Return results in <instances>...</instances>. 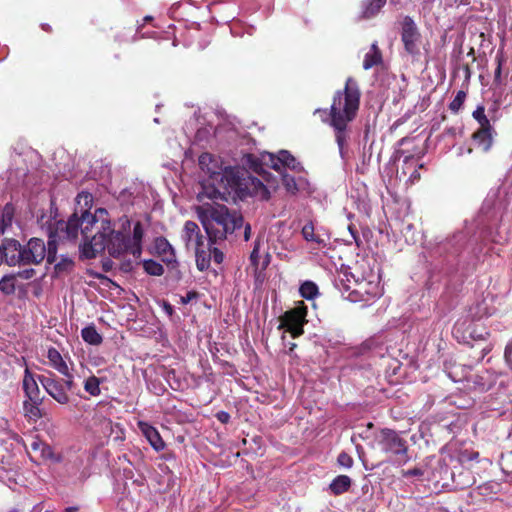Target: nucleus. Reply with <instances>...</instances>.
<instances>
[{
  "label": "nucleus",
  "mask_w": 512,
  "mask_h": 512,
  "mask_svg": "<svg viewBox=\"0 0 512 512\" xmlns=\"http://www.w3.org/2000/svg\"><path fill=\"white\" fill-rule=\"evenodd\" d=\"M361 91L358 81L348 77L342 90H337L332 98L330 109H317L322 121L334 132L335 141L342 158L351 138V123L356 119L360 108Z\"/></svg>",
  "instance_id": "1"
},
{
  "label": "nucleus",
  "mask_w": 512,
  "mask_h": 512,
  "mask_svg": "<svg viewBox=\"0 0 512 512\" xmlns=\"http://www.w3.org/2000/svg\"><path fill=\"white\" fill-rule=\"evenodd\" d=\"M100 227L94 235L89 233V239H83L80 245L81 254L85 259H93L97 254L108 251L113 258L130 253L129 231L131 221L128 216L119 218V229L112 228L111 220L106 217L99 222Z\"/></svg>",
  "instance_id": "2"
},
{
  "label": "nucleus",
  "mask_w": 512,
  "mask_h": 512,
  "mask_svg": "<svg viewBox=\"0 0 512 512\" xmlns=\"http://www.w3.org/2000/svg\"><path fill=\"white\" fill-rule=\"evenodd\" d=\"M197 215L206 231L210 245L225 240L228 234L241 228L244 223L241 212L230 210L221 204L199 206Z\"/></svg>",
  "instance_id": "3"
},
{
  "label": "nucleus",
  "mask_w": 512,
  "mask_h": 512,
  "mask_svg": "<svg viewBox=\"0 0 512 512\" xmlns=\"http://www.w3.org/2000/svg\"><path fill=\"white\" fill-rule=\"evenodd\" d=\"M76 208L74 213L68 218L67 222H59L58 230L65 233L68 240H76L81 232L83 239H89L92 227L108 217V211L105 208L96 209L95 213H90L93 204V195L82 191L76 197Z\"/></svg>",
  "instance_id": "4"
},
{
  "label": "nucleus",
  "mask_w": 512,
  "mask_h": 512,
  "mask_svg": "<svg viewBox=\"0 0 512 512\" xmlns=\"http://www.w3.org/2000/svg\"><path fill=\"white\" fill-rule=\"evenodd\" d=\"M244 173L236 167L225 166L219 172V175L214 176L215 179L211 182L214 188V193L219 194L222 199L225 195L234 194L235 196L242 197L244 195L245 178Z\"/></svg>",
  "instance_id": "5"
},
{
  "label": "nucleus",
  "mask_w": 512,
  "mask_h": 512,
  "mask_svg": "<svg viewBox=\"0 0 512 512\" xmlns=\"http://www.w3.org/2000/svg\"><path fill=\"white\" fill-rule=\"evenodd\" d=\"M307 306L303 301L286 311L280 318L279 328H285L293 338H297L304 333V324L307 323Z\"/></svg>",
  "instance_id": "6"
},
{
  "label": "nucleus",
  "mask_w": 512,
  "mask_h": 512,
  "mask_svg": "<svg viewBox=\"0 0 512 512\" xmlns=\"http://www.w3.org/2000/svg\"><path fill=\"white\" fill-rule=\"evenodd\" d=\"M377 441L382 451L385 453L401 456L403 463H406L409 460V457L407 456V442L395 430L388 428L381 429L377 436Z\"/></svg>",
  "instance_id": "7"
},
{
  "label": "nucleus",
  "mask_w": 512,
  "mask_h": 512,
  "mask_svg": "<svg viewBox=\"0 0 512 512\" xmlns=\"http://www.w3.org/2000/svg\"><path fill=\"white\" fill-rule=\"evenodd\" d=\"M21 266L39 265L46 257V244L43 239L33 237L21 249Z\"/></svg>",
  "instance_id": "8"
},
{
  "label": "nucleus",
  "mask_w": 512,
  "mask_h": 512,
  "mask_svg": "<svg viewBox=\"0 0 512 512\" xmlns=\"http://www.w3.org/2000/svg\"><path fill=\"white\" fill-rule=\"evenodd\" d=\"M421 34L419 29L410 16H405L401 23V41L405 51L410 55L419 54V42Z\"/></svg>",
  "instance_id": "9"
},
{
  "label": "nucleus",
  "mask_w": 512,
  "mask_h": 512,
  "mask_svg": "<svg viewBox=\"0 0 512 512\" xmlns=\"http://www.w3.org/2000/svg\"><path fill=\"white\" fill-rule=\"evenodd\" d=\"M38 381L43 386L45 391L50 395L56 402L61 405H66L70 401V397L65 390L62 380L59 379L54 373L49 372V375H39Z\"/></svg>",
  "instance_id": "10"
},
{
  "label": "nucleus",
  "mask_w": 512,
  "mask_h": 512,
  "mask_svg": "<svg viewBox=\"0 0 512 512\" xmlns=\"http://www.w3.org/2000/svg\"><path fill=\"white\" fill-rule=\"evenodd\" d=\"M154 249L156 255L164 262L169 268L174 269L178 266L176 260L175 250L170 242L163 236H159L154 240Z\"/></svg>",
  "instance_id": "11"
},
{
  "label": "nucleus",
  "mask_w": 512,
  "mask_h": 512,
  "mask_svg": "<svg viewBox=\"0 0 512 512\" xmlns=\"http://www.w3.org/2000/svg\"><path fill=\"white\" fill-rule=\"evenodd\" d=\"M20 242L13 238H4L2 240L3 263L8 266H21Z\"/></svg>",
  "instance_id": "12"
},
{
  "label": "nucleus",
  "mask_w": 512,
  "mask_h": 512,
  "mask_svg": "<svg viewBox=\"0 0 512 512\" xmlns=\"http://www.w3.org/2000/svg\"><path fill=\"white\" fill-rule=\"evenodd\" d=\"M22 386L26 400L33 401L35 404L43 403L44 397L41 396L38 383L28 368L25 369Z\"/></svg>",
  "instance_id": "13"
},
{
  "label": "nucleus",
  "mask_w": 512,
  "mask_h": 512,
  "mask_svg": "<svg viewBox=\"0 0 512 512\" xmlns=\"http://www.w3.org/2000/svg\"><path fill=\"white\" fill-rule=\"evenodd\" d=\"M198 164L200 169L208 175V181L211 183L219 175L223 165L218 158L210 153H202L199 156Z\"/></svg>",
  "instance_id": "14"
},
{
  "label": "nucleus",
  "mask_w": 512,
  "mask_h": 512,
  "mask_svg": "<svg viewBox=\"0 0 512 512\" xmlns=\"http://www.w3.org/2000/svg\"><path fill=\"white\" fill-rule=\"evenodd\" d=\"M183 239L186 242V247L191 246L196 249L197 247H203L204 237L201 234L198 224L194 221H186L183 228Z\"/></svg>",
  "instance_id": "15"
},
{
  "label": "nucleus",
  "mask_w": 512,
  "mask_h": 512,
  "mask_svg": "<svg viewBox=\"0 0 512 512\" xmlns=\"http://www.w3.org/2000/svg\"><path fill=\"white\" fill-rule=\"evenodd\" d=\"M138 427L156 451L164 449L165 443L155 427L143 421L138 422Z\"/></svg>",
  "instance_id": "16"
},
{
  "label": "nucleus",
  "mask_w": 512,
  "mask_h": 512,
  "mask_svg": "<svg viewBox=\"0 0 512 512\" xmlns=\"http://www.w3.org/2000/svg\"><path fill=\"white\" fill-rule=\"evenodd\" d=\"M473 140L484 152H488L493 143L492 126L482 127L472 135Z\"/></svg>",
  "instance_id": "17"
},
{
  "label": "nucleus",
  "mask_w": 512,
  "mask_h": 512,
  "mask_svg": "<svg viewBox=\"0 0 512 512\" xmlns=\"http://www.w3.org/2000/svg\"><path fill=\"white\" fill-rule=\"evenodd\" d=\"M144 237V229L142 223L137 221L133 227V235L130 238V254L134 257H140L142 253V240Z\"/></svg>",
  "instance_id": "18"
},
{
  "label": "nucleus",
  "mask_w": 512,
  "mask_h": 512,
  "mask_svg": "<svg viewBox=\"0 0 512 512\" xmlns=\"http://www.w3.org/2000/svg\"><path fill=\"white\" fill-rule=\"evenodd\" d=\"M101 425L105 431H109L115 443H122L125 440V430L120 423H114L111 419H104Z\"/></svg>",
  "instance_id": "19"
},
{
  "label": "nucleus",
  "mask_w": 512,
  "mask_h": 512,
  "mask_svg": "<svg viewBox=\"0 0 512 512\" xmlns=\"http://www.w3.org/2000/svg\"><path fill=\"white\" fill-rule=\"evenodd\" d=\"M386 1L387 0H362L361 17L364 19L375 17L386 4Z\"/></svg>",
  "instance_id": "20"
},
{
  "label": "nucleus",
  "mask_w": 512,
  "mask_h": 512,
  "mask_svg": "<svg viewBox=\"0 0 512 512\" xmlns=\"http://www.w3.org/2000/svg\"><path fill=\"white\" fill-rule=\"evenodd\" d=\"M47 358L51 367H53L55 370H57L59 373H67V368H69V366L55 347H50L48 349Z\"/></svg>",
  "instance_id": "21"
},
{
  "label": "nucleus",
  "mask_w": 512,
  "mask_h": 512,
  "mask_svg": "<svg viewBox=\"0 0 512 512\" xmlns=\"http://www.w3.org/2000/svg\"><path fill=\"white\" fill-rule=\"evenodd\" d=\"M382 52L379 49L377 43L371 45L370 51L365 54L363 61V68L369 70L374 66L382 63Z\"/></svg>",
  "instance_id": "22"
},
{
  "label": "nucleus",
  "mask_w": 512,
  "mask_h": 512,
  "mask_svg": "<svg viewBox=\"0 0 512 512\" xmlns=\"http://www.w3.org/2000/svg\"><path fill=\"white\" fill-rule=\"evenodd\" d=\"M351 478L347 475H339L330 484V490L334 495H341L351 487Z\"/></svg>",
  "instance_id": "23"
},
{
  "label": "nucleus",
  "mask_w": 512,
  "mask_h": 512,
  "mask_svg": "<svg viewBox=\"0 0 512 512\" xmlns=\"http://www.w3.org/2000/svg\"><path fill=\"white\" fill-rule=\"evenodd\" d=\"M82 339L90 345H100L103 341L101 334L98 333L94 325H89L81 330Z\"/></svg>",
  "instance_id": "24"
},
{
  "label": "nucleus",
  "mask_w": 512,
  "mask_h": 512,
  "mask_svg": "<svg viewBox=\"0 0 512 512\" xmlns=\"http://www.w3.org/2000/svg\"><path fill=\"white\" fill-rule=\"evenodd\" d=\"M40 406L41 404H35L33 401L25 400L23 402V411L25 417L33 421H37L38 419L42 418L43 413Z\"/></svg>",
  "instance_id": "25"
},
{
  "label": "nucleus",
  "mask_w": 512,
  "mask_h": 512,
  "mask_svg": "<svg viewBox=\"0 0 512 512\" xmlns=\"http://www.w3.org/2000/svg\"><path fill=\"white\" fill-rule=\"evenodd\" d=\"M15 214V207L12 203H6L2 209L1 213V233H4V231L12 225L13 218Z\"/></svg>",
  "instance_id": "26"
},
{
  "label": "nucleus",
  "mask_w": 512,
  "mask_h": 512,
  "mask_svg": "<svg viewBox=\"0 0 512 512\" xmlns=\"http://www.w3.org/2000/svg\"><path fill=\"white\" fill-rule=\"evenodd\" d=\"M299 293L301 297L307 300H313L319 295V289L316 283L313 281L307 280L304 281L299 288Z\"/></svg>",
  "instance_id": "27"
},
{
  "label": "nucleus",
  "mask_w": 512,
  "mask_h": 512,
  "mask_svg": "<svg viewBox=\"0 0 512 512\" xmlns=\"http://www.w3.org/2000/svg\"><path fill=\"white\" fill-rule=\"evenodd\" d=\"M280 161L282 162L283 168H289L293 171H300L301 165L296 158L287 150H280L279 152Z\"/></svg>",
  "instance_id": "28"
},
{
  "label": "nucleus",
  "mask_w": 512,
  "mask_h": 512,
  "mask_svg": "<svg viewBox=\"0 0 512 512\" xmlns=\"http://www.w3.org/2000/svg\"><path fill=\"white\" fill-rule=\"evenodd\" d=\"M102 380L95 375L89 376L84 381V390L91 396L97 397L101 394L100 384Z\"/></svg>",
  "instance_id": "29"
},
{
  "label": "nucleus",
  "mask_w": 512,
  "mask_h": 512,
  "mask_svg": "<svg viewBox=\"0 0 512 512\" xmlns=\"http://www.w3.org/2000/svg\"><path fill=\"white\" fill-rule=\"evenodd\" d=\"M16 275L15 274H6L0 279V291L5 295H12L15 293L16 285H15Z\"/></svg>",
  "instance_id": "30"
},
{
  "label": "nucleus",
  "mask_w": 512,
  "mask_h": 512,
  "mask_svg": "<svg viewBox=\"0 0 512 512\" xmlns=\"http://www.w3.org/2000/svg\"><path fill=\"white\" fill-rule=\"evenodd\" d=\"M262 160L267 167L277 171L279 174L285 172L282 166V162L280 161L279 153L277 155L272 153H265L262 155Z\"/></svg>",
  "instance_id": "31"
},
{
  "label": "nucleus",
  "mask_w": 512,
  "mask_h": 512,
  "mask_svg": "<svg viewBox=\"0 0 512 512\" xmlns=\"http://www.w3.org/2000/svg\"><path fill=\"white\" fill-rule=\"evenodd\" d=\"M75 266V262L72 258L68 256H61L59 262H57L54 266V272L57 275L70 273Z\"/></svg>",
  "instance_id": "32"
},
{
  "label": "nucleus",
  "mask_w": 512,
  "mask_h": 512,
  "mask_svg": "<svg viewBox=\"0 0 512 512\" xmlns=\"http://www.w3.org/2000/svg\"><path fill=\"white\" fill-rule=\"evenodd\" d=\"M314 230V224L312 221H310L302 227L301 234L303 238L308 242H315L319 245L325 244L324 240L319 235H316Z\"/></svg>",
  "instance_id": "33"
},
{
  "label": "nucleus",
  "mask_w": 512,
  "mask_h": 512,
  "mask_svg": "<svg viewBox=\"0 0 512 512\" xmlns=\"http://www.w3.org/2000/svg\"><path fill=\"white\" fill-rule=\"evenodd\" d=\"M196 265L200 271H205L210 266L211 254L207 253L202 247L195 249Z\"/></svg>",
  "instance_id": "34"
},
{
  "label": "nucleus",
  "mask_w": 512,
  "mask_h": 512,
  "mask_svg": "<svg viewBox=\"0 0 512 512\" xmlns=\"http://www.w3.org/2000/svg\"><path fill=\"white\" fill-rule=\"evenodd\" d=\"M143 269L151 276H161L164 274L163 266L153 259L145 260L143 262Z\"/></svg>",
  "instance_id": "35"
},
{
  "label": "nucleus",
  "mask_w": 512,
  "mask_h": 512,
  "mask_svg": "<svg viewBox=\"0 0 512 512\" xmlns=\"http://www.w3.org/2000/svg\"><path fill=\"white\" fill-rule=\"evenodd\" d=\"M247 163L249 165V168L252 169L255 173L259 174V175H263L266 174V170L264 169L263 165L264 162L261 159L257 158L256 156L254 155H248L247 157Z\"/></svg>",
  "instance_id": "36"
},
{
  "label": "nucleus",
  "mask_w": 512,
  "mask_h": 512,
  "mask_svg": "<svg viewBox=\"0 0 512 512\" xmlns=\"http://www.w3.org/2000/svg\"><path fill=\"white\" fill-rule=\"evenodd\" d=\"M497 66L494 72V83L496 85H501L503 83L502 79V66L505 63L506 59L504 57V54L502 52H498L495 57Z\"/></svg>",
  "instance_id": "37"
},
{
  "label": "nucleus",
  "mask_w": 512,
  "mask_h": 512,
  "mask_svg": "<svg viewBox=\"0 0 512 512\" xmlns=\"http://www.w3.org/2000/svg\"><path fill=\"white\" fill-rule=\"evenodd\" d=\"M479 494L482 496H489L497 494L500 490V484L497 482H486L478 486Z\"/></svg>",
  "instance_id": "38"
},
{
  "label": "nucleus",
  "mask_w": 512,
  "mask_h": 512,
  "mask_svg": "<svg viewBox=\"0 0 512 512\" xmlns=\"http://www.w3.org/2000/svg\"><path fill=\"white\" fill-rule=\"evenodd\" d=\"M466 92L463 91V90H459L456 94V96L454 97V99L451 101V103L449 104V109L453 112V113H458L459 110L461 109L462 105L464 104V101L466 99Z\"/></svg>",
  "instance_id": "39"
},
{
  "label": "nucleus",
  "mask_w": 512,
  "mask_h": 512,
  "mask_svg": "<svg viewBox=\"0 0 512 512\" xmlns=\"http://www.w3.org/2000/svg\"><path fill=\"white\" fill-rule=\"evenodd\" d=\"M280 175L282 177V183L286 190L292 193H296L298 191V187L295 178L286 172H283Z\"/></svg>",
  "instance_id": "40"
},
{
  "label": "nucleus",
  "mask_w": 512,
  "mask_h": 512,
  "mask_svg": "<svg viewBox=\"0 0 512 512\" xmlns=\"http://www.w3.org/2000/svg\"><path fill=\"white\" fill-rule=\"evenodd\" d=\"M473 117L480 124V128L491 126L489 119L485 115V109L483 106H478L477 109L473 112Z\"/></svg>",
  "instance_id": "41"
},
{
  "label": "nucleus",
  "mask_w": 512,
  "mask_h": 512,
  "mask_svg": "<svg viewBox=\"0 0 512 512\" xmlns=\"http://www.w3.org/2000/svg\"><path fill=\"white\" fill-rule=\"evenodd\" d=\"M47 262L52 264L56 262L57 259V245L55 240H49L46 246V257Z\"/></svg>",
  "instance_id": "42"
},
{
  "label": "nucleus",
  "mask_w": 512,
  "mask_h": 512,
  "mask_svg": "<svg viewBox=\"0 0 512 512\" xmlns=\"http://www.w3.org/2000/svg\"><path fill=\"white\" fill-rule=\"evenodd\" d=\"M500 466L505 474L512 475V452L501 456Z\"/></svg>",
  "instance_id": "43"
},
{
  "label": "nucleus",
  "mask_w": 512,
  "mask_h": 512,
  "mask_svg": "<svg viewBox=\"0 0 512 512\" xmlns=\"http://www.w3.org/2000/svg\"><path fill=\"white\" fill-rule=\"evenodd\" d=\"M65 377V379L62 380V383L64 384L65 390L68 393L69 391H73L75 388V382L73 374L70 371V368H67V373H60Z\"/></svg>",
  "instance_id": "44"
},
{
  "label": "nucleus",
  "mask_w": 512,
  "mask_h": 512,
  "mask_svg": "<svg viewBox=\"0 0 512 512\" xmlns=\"http://www.w3.org/2000/svg\"><path fill=\"white\" fill-rule=\"evenodd\" d=\"M337 463L344 468H351L353 466V458L346 452H341L337 457Z\"/></svg>",
  "instance_id": "45"
},
{
  "label": "nucleus",
  "mask_w": 512,
  "mask_h": 512,
  "mask_svg": "<svg viewBox=\"0 0 512 512\" xmlns=\"http://www.w3.org/2000/svg\"><path fill=\"white\" fill-rule=\"evenodd\" d=\"M259 249H260V243H259V241H255L254 247L250 254L251 264L255 267H257L259 265V259H260Z\"/></svg>",
  "instance_id": "46"
},
{
  "label": "nucleus",
  "mask_w": 512,
  "mask_h": 512,
  "mask_svg": "<svg viewBox=\"0 0 512 512\" xmlns=\"http://www.w3.org/2000/svg\"><path fill=\"white\" fill-rule=\"evenodd\" d=\"M401 474L405 478L409 477H422L424 475V470L418 467L409 469V470H402Z\"/></svg>",
  "instance_id": "47"
},
{
  "label": "nucleus",
  "mask_w": 512,
  "mask_h": 512,
  "mask_svg": "<svg viewBox=\"0 0 512 512\" xmlns=\"http://www.w3.org/2000/svg\"><path fill=\"white\" fill-rule=\"evenodd\" d=\"M209 254H211V258H213L214 262L217 264H221L224 260L223 252L216 247L210 246Z\"/></svg>",
  "instance_id": "48"
},
{
  "label": "nucleus",
  "mask_w": 512,
  "mask_h": 512,
  "mask_svg": "<svg viewBox=\"0 0 512 512\" xmlns=\"http://www.w3.org/2000/svg\"><path fill=\"white\" fill-rule=\"evenodd\" d=\"M15 275H16V277H20V278H23V279H31L35 275V270L32 269V268L25 269L23 271H19Z\"/></svg>",
  "instance_id": "49"
},
{
  "label": "nucleus",
  "mask_w": 512,
  "mask_h": 512,
  "mask_svg": "<svg viewBox=\"0 0 512 512\" xmlns=\"http://www.w3.org/2000/svg\"><path fill=\"white\" fill-rule=\"evenodd\" d=\"M482 379V376H476V380L474 381V383L478 385V390L480 392L488 391L491 388V385L482 383V381H480Z\"/></svg>",
  "instance_id": "50"
},
{
  "label": "nucleus",
  "mask_w": 512,
  "mask_h": 512,
  "mask_svg": "<svg viewBox=\"0 0 512 512\" xmlns=\"http://www.w3.org/2000/svg\"><path fill=\"white\" fill-rule=\"evenodd\" d=\"M216 418L223 424H226L230 420V414L226 411H219L216 414Z\"/></svg>",
  "instance_id": "51"
},
{
  "label": "nucleus",
  "mask_w": 512,
  "mask_h": 512,
  "mask_svg": "<svg viewBox=\"0 0 512 512\" xmlns=\"http://www.w3.org/2000/svg\"><path fill=\"white\" fill-rule=\"evenodd\" d=\"M504 357L508 363L512 364V341L506 345L504 350Z\"/></svg>",
  "instance_id": "52"
},
{
  "label": "nucleus",
  "mask_w": 512,
  "mask_h": 512,
  "mask_svg": "<svg viewBox=\"0 0 512 512\" xmlns=\"http://www.w3.org/2000/svg\"><path fill=\"white\" fill-rule=\"evenodd\" d=\"M348 230H349V232L351 233V235H352V237H353V239H354V241H355L356 245L359 247V246H360V242H361V240H360V238H359V236H358L357 229L354 227V225H349V226H348Z\"/></svg>",
  "instance_id": "53"
},
{
  "label": "nucleus",
  "mask_w": 512,
  "mask_h": 512,
  "mask_svg": "<svg viewBox=\"0 0 512 512\" xmlns=\"http://www.w3.org/2000/svg\"><path fill=\"white\" fill-rule=\"evenodd\" d=\"M249 180H251L252 184L255 186V187H260L261 189H263L267 194H269V192L267 191L266 187L264 186V184L257 178H252V177H249Z\"/></svg>",
  "instance_id": "54"
},
{
  "label": "nucleus",
  "mask_w": 512,
  "mask_h": 512,
  "mask_svg": "<svg viewBox=\"0 0 512 512\" xmlns=\"http://www.w3.org/2000/svg\"><path fill=\"white\" fill-rule=\"evenodd\" d=\"M196 297H197V292L190 291L187 293L186 297L182 298V302L186 304Z\"/></svg>",
  "instance_id": "55"
},
{
  "label": "nucleus",
  "mask_w": 512,
  "mask_h": 512,
  "mask_svg": "<svg viewBox=\"0 0 512 512\" xmlns=\"http://www.w3.org/2000/svg\"><path fill=\"white\" fill-rule=\"evenodd\" d=\"M250 236H251V226H250V224H246L245 230H244V240L248 241L250 239Z\"/></svg>",
  "instance_id": "56"
},
{
  "label": "nucleus",
  "mask_w": 512,
  "mask_h": 512,
  "mask_svg": "<svg viewBox=\"0 0 512 512\" xmlns=\"http://www.w3.org/2000/svg\"><path fill=\"white\" fill-rule=\"evenodd\" d=\"M164 307H165V310L167 311L168 314L171 315L173 313V308H172V306L169 303H165Z\"/></svg>",
  "instance_id": "57"
},
{
  "label": "nucleus",
  "mask_w": 512,
  "mask_h": 512,
  "mask_svg": "<svg viewBox=\"0 0 512 512\" xmlns=\"http://www.w3.org/2000/svg\"><path fill=\"white\" fill-rule=\"evenodd\" d=\"M78 511V507H67L64 512H77Z\"/></svg>",
  "instance_id": "58"
},
{
  "label": "nucleus",
  "mask_w": 512,
  "mask_h": 512,
  "mask_svg": "<svg viewBox=\"0 0 512 512\" xmlns=\"http://www.w3.org/2000/svg\"><path fill=\"white\" fill-rule=\"evenodd\" d=\"M3 263L2 243L0 244V265Z\"/></svg>",
  "instance_id": "59"
},
{
  "label": "nucleus",
  "mask_w": 512,
  "mask_h": 512,
  "mask_svg": "<svg viewBox=\"0 0 512 512\" xmlns=\"http://www.w3.org/2000/svg\"><path fill=\"white\" fill-rule=\"evenodd\" d=\"M411 176H412V177H414V178H419V177H420V175H419V173H418L417 171H415L414 173H412V175H411Z\"/></svg>",
  "instance_id": "60"
},
{
  "label": "nucleus",
  "mask_w": 512,
  "mask_h": 512,
  "mask_svg": "<svg viewBox=\"0 0 512 512\" xmlns=\"http://www.w3.org/2000/svg\"><path fill=\"white\" fill-rule=\"evenodd\" d=\"M38 446H39V445H38L37 443H33V444H32V448H33L34 450H35V449H37V448H38Z\"/></svg>",
  "instance_id": "61"
},
{
  "label": "nucleus",
  "mask_w": 512,
  "mask_h": 512,
  "mask_svg": "<svg viewBox=\"0 0 512 512\" xmlns=\"http://www.w3.org/2000/svg\"><path fill=\"white\" fill-rule=\"evenodd\" d=\"M367 427H368V428H372V427H373V423L369 422V423L367 424Z\"/></svg>",
  "instance_id": "62"
},
{
  "label": "nucleus",
  "mask_w": 512,
  "mask_h": 512,
  "mask_svg": "<svg viewBox=\"0 0 512 512\" xmlns=\"http://www.w3.org/2000/svg\"><path fill=\"white\" fill-rule=\"evenodd\" d=\"M43 30L50 31V28H49V26H46V27L43 26Z\"/></svg>",
  "instance_id": "63"
},
{
  "label": "nucleus",
  "mask_w": 512,
  "mask_h": 512,
  "mask_svg": "<svg viewBox=\"0 0 512 512\" xmlns=\"http://www.w3.org/2000/svg\"><path fill=\"white\" fill-rule=\"evenodd\" d=\"M43 30L50 31V28H49V26H46V27L43 26Z\"/></svg>",
  "instance_id": "64"
}]
</instances>
